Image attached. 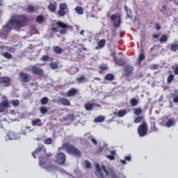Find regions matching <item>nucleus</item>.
<instances>
[{
	"label": "nucleus",
	"mask_w": 178,
	"mask_h": 178,
	"mask_svg": "<svg viewBox=\"0 0 178 178\" xmlns=\"http://www.w3.org/2000/svg\"><path fill=\"white\" fill-rule=\"evenodd\" d=\"M27 24H29V17L26 14H13L7 24L3 26L0 31V37L5 39L12 31V29L20 30V29L26 27Z\"/></svg>",
	"instance_id": "1"
},
{
	"label": "nucleus",
	"mask_w": 178,
	"mask_h": 178,
	"mask_svg": "<svg viewBox=\"0 0 178 178\" xmlns=\"http://www.w3.org/2000/svg\"><path fill=\"white\" fill-rule=\"evenodd\" d=\"M32 156L35 159L38 156L40 166L44 168V169L47 170L49 172L56 169V165L51 164V161L52 160L49 159V158L53 156L52 153H47V148H45L44 145H39L35 151L32 152Z\"/></svg>",
	"instance_id": "2"
},
{
	"label": "nucleus",
	"mask_w": 178,
	"mask_h": 178,
	"mask_svg": "<svg viewBox=\"0 0 178 178\" xmlns=\"http://www.w3.org/2000/svg\"><path fill=\"white\" fill-rule=\"evenodd\" d=\"M95 168H96L97 173H98L100 178H105V176L104 175V172H102V170H104V172H105L106 176H111L113 178H120L119 176L116 175V172H115V170L110 169L108 171V170H106V167H105V165H102V169H101L99 164L96 163Z\"/></svg>",
	"instance_id": "3"
},
{
	"label": "nucleus",
	"mask_w": 178,
	"mask_h": 178,
	"mask_svg": "<svg viewBox=\"0 0 178 178\" xmlns=\"http://www.w3.org/2000/svg\"><path fill=\"white\" fill-rule=\"evenodd\" d=\"M59 29H61L60 31ZM67 29H72V26L65 24V22L61 21H58L56 24H51V31L54 33H58L59 31L60 34H66Z\"/></svg>",
	"instance_id": "4"
},
{
	"label": "nucleus",
	"mask_w": 178,
	"mask_h": 178,
	"mask_svg": "<svg viewBox=\"0 0 178 178\" xmlns=\"http://www.w3.org/2000/svg\"><path fill=\"white\" fill-rule=\"evenodd\" d=\"M63 148L66 149L67 153L70 155H74V156H78V158L81 156V151H80V149H79L74 145L65 143L63 144Z\"/></svg>",
	"instance_id": "5"
},
{
	"label": "nucleus",
	"mask_w": 178,
	"mask_h": 178,
	"mask_svg": "<svg viewBox=\"0 0 178 178\" xmlns=\"http://www.w3.org/2000/svg\"><path fill=\"white\" fill-rule=\"evenodd\" d=\"M148 134V124L147 122L143 121L138 127V134L140 137H145Z\"/></svg>",
	"instance_id": "6"
},
{
	"label": "nucleus",
	"mask_w": 178,
	"mask_h": 178,
	"mask_svg": "<svg viewBox=\"0 0 178 178\" xmlns=\"http://www.w3.org/2000/svg\"><path fill=\"white\" fill-rule=\"evenodd\" d=\"M19 81L21 83H24L26 84L27 83H30L31 81V74L24 72H20L19 73Z\"/></svg>",
	"instance_id": "7"
},
{
	"label": "nucleus",
	"mask_w": 178,
	"mask_h": 178,
	"mask_svg": "<svg viewBox=\"0 0 178 178\" xmlns=\"http://www.w3.org/2000/svg\"><path fill=\"white\" fill-rule=\"evenodd\" d=\"M29 72H32V74H35V76H40L42 77L44 75V70L38 67L37 65H33L31 66V68L29 70Z\"/></svg>",
	"instance_id": "8"
},
{
	"label": "nucleus",
	"mask_w": 178,
	"mask_h": 178,
	"mask_svg": "<svg viewBox=\"0 0 178 178\" xmlns=\"http://www.w3.org/2000/svg\"><path fill=\"white\" fill-rule=\"evenodd\" d=\"M69 12V9L67 8V4L65 3H60L59 10L58 12V15L59 17H63V16H66V13Z\"/></svg>",
	"instance_id": "9"
},
{
	"label": "nucleus",
	"mask_w": 178,
	"mask_h": 178,
	"mask_svg": "<svg viewBox=\"0 0 178 178\" xmlns=\"http://www.w3.org/2000/svg\"><path fill=\"white\" fill-rule=\"evenodd\" d=\"M56 162L58 165H64L66 163V154L64 152H57L56 155Z\"/></svg>",
	"instance_id": "10"
},
{
	"label": "nucleus",
	"mask_w": 178,
	"mask_h": 178,
	"mask_svg": "<svg viewBox=\"0 0 178 178\" xmlns=\"http://www.w3.org/2000/svg\"><path fill=\"white\" fill-rule=\"evenodd\" d=\"M12 85V78L9 76H1L0 77V86L2 87H10Z\"/></svg>",
	"instance_id": "11"
},
{
	"label": "nucleus",
	"mask_w": 178,
	"mask_h": 178,
	"mask_svg": "<svg viewBox=\"0 0 178 178\" xmlns=\"http://www.w3.org/2000/svg\"><path fill=\"white\" fill-rule=\"evenodd\" d=\"M111 22H113V26L115 29H118V27H120V24H122V18L120 16L113 14L111 16Z\"/></svg>",
	"instance_id": "12"
},
{
	"label": "nucleus",
	"mask_w": 178,
	"mask_h": 178,
	"mask_svg": "<svg viewBox=\"0 0 178 178\" xmlns=\"http://www.w3.org/2000/svg\"><path fill=\"white\" fill-rule=\"evenodd\" d=\"M134 72V67L131 65H125L124 69V76L125 77H130Z\"/></svg>",
	"instance_id": "13"
},
{
	"label": "nucleus",
	"mask_w": 178,
	"mask_h": 178,
	"mask_svg": "<svg viewBox=\"0 0 178 178\" xmlns=\"http://www.w3.org/2000/svg\"><path fill=\"white\" fill-rule=\"evenodd\" d=\"M57 102L58 104H60V105H63L64 106H70V105H72L70 101L64 97H58Z\"/></svg>",
	"instance_id": "14"
},
{
	"label": "nucleus",
	"mask_w": 178,
	"mask_h": 178,
	"mask_svg": "<svg viewBox=\"0 0 178 178\" xmlns=\"http://www.w3.org/2000/svg\"><path fill=\"white\" fill-rule=\"evenodd\" d=\"M158 127L156 126V122L155 121H152L150 122V129L149 131L150 133H156L158 132Z\"/></svg>",
	"instance_id": "15"
},
{
	"label": "nucleus",
	"mask_w": 178,
	"mask_h": 178,
	"mask_svg": "<svg viewBox=\"0 0 178 178\" xmlns=\"http://www.w3.org/2000/svg\"><path fill=\"white\" fill-rule=\"evenodd\" d=\"M57 8H58V3H56V2L50 3L47 6V9H49L50 12H52V13H54V12H56Z\"/></svg>",
	"instance_id": "16"
},
{
	"label": "nucleus",
	"mask_w": 178,
	"mask_h": 178,
	"mask_svg": "<svg viewBox=\"0 0 178 178\" xmlns=\"http://www.w3.org/2000/svg\"><path fill=\"white\" fill-rule=\"evenodd\" d=\"M77 89L72 88L67 91V97H74L75 95H77Z\"/></svg>",
	"instance_id": "17"
},
{
	"label": "nucleus",
	"mask_w": 178,
	"mask_h": 178,
	"mask_svg": "<svg viewBox=\"0 0 178 178\" xmlns=\"http://www.w3.org/2000/svg\"><path fill=\"white\" fill-rule=\"evenodd\" d=\"M106 44V40H105V39H102L98 42L97 46L96 47V49H102V48H104V47H105Z\"/></svg>",
	"instance_id": "18"
},
{
	"label": "nucleus",
	"mask_w": 178,
	"mask_h": 178,
	"mask_svg": "<svg viewBox=\"0 0 178 178\" xmlns=\"http://www.w3.org/2000/svg\"><path fill=\"white\" fill-rule=\"evenodd\" d=\"M31 123H32V126H34V127L38 126V127H40V126H42V122L41 121V119L40 118L33 120Z\"/></svg>",
	"instance_id": "19"
},
{
	"label": "nucleus",
	"mask_w": 178,
	"mask_h": 178,
	"mask_svg": "<svg viewBox=\"0 0 178 178\" xmlns=\"http://www.w3.org/2000/svg\"><path fill=\"white\" fill-rule=\"evenodd\" d=\"M115 65H118L119 66H124V61L122 58H118V57H115L113 58Z\"/></svg>",
	"instance_id": "20"
},
{
	"label": "nucleus",
	"mask_w": 178,
	"mask_h": 178,
	"mask_svg": "<svg viewBox=\"0 0 178 178\" xmlns=\"http://www.w3.org/2000/svg\"><path fill=\"white\" fill-rule=\"evenodd\" d=\"M95 123H102V122H105V116L99 115L95 118Z\"/></svg>",
	"instance_id": "21"
},
{
	"label": "nucleus",
	"mask_w": 178,
	"mask_h": 178,
	"mask_svg": "<svg viewBox=\"0 0 178 178\" xmlns=\"http://www.w3.org/2000/svg\"><path fill=\"white\" fill-rule=\"evenodd\" d=\"M144 119H145V117H144V116H140V115H138V116L134 118V123H141V122H145V121L144 120Z\"/></svg>",
	"instance_id": "22"
},
{
	"label": "nucleus",
	"mask_w": 178,
	"mask_h": 178,
	"mask_svg": "<svg viewBox=\"0 0 178 178\" xmlns=\"http://www.w3.org/2000/svg\"><path fill=\"white\" fill-rule=\"evenodd\" d=\"M104 80L107 81H113L115 80V75L113 74H107L104 77Z\"/></svg>",
	"instance_id": "23"
},
{
	"label": "nucleus",
	"mask_w": 178,
	"mask_h": 178,
	"mask_svg": "<svg viewBox=\"0 0 178 178\" xmlns=\"http://www.w3.org/2000/svg\"><path fill=\"white\" fill-rule=\"evenodd\" d=\"M87 78L84 75H81L80 77L76 78V82L79 84H81V83H86Z\"/></svg>",
	"instance_id": "24"
},
{
	"label": "nucleus",
	"mask_w": 178,
	"mask_h": 178,
	"mask_svg": "<svg viewBox=\"0 0 178 178\" xmlns=\"http://www.w3.org/2000/svg\"><path fill=\"white\" fill-rule=\"evenodd\" d=\"M111 155H106V158H108V159H109L110 161H115V155H116V151H111Z\"/></svg>",
	"instance_id": "25"
},
{
	"label": "nucleus",
	"mask_w": 178,
	"mask_h": 178,
	"mask_svg": "<svg viewBox=\"0 0 178 178\" xmlns=\"http://www.w3.org/2000/svg\"><path fill=\"white\" fill-rule=\"evenodd\" d=\"M8 140H16V134L13 131H9L7 134Z\"/></svg>",
	"instance_id": "26"
},
{
	"label": "nucleus",
	"mask_w": 178,
	"mask_h": 178,
	"mask_svg": "<svg viewBox=\"0 0 178 178\" xmlns=\"http://www.w3.org/2000/svg\"><path fill=\"white\" fill-rule=\"evenodd\" d=\"M55 54H57L58 55H60V54H62V52H63V49H62L60 48V47L59 46H55L54 48H53Z\"/></svg>",
	"instance_id": "27"
},
{
	"label": "nucleus",
	"mask_w": 178,
	"mask_h": 178,
	"mask_svg": "<svg viewBox=\"0 0 178 178\" xmlns=\"http://www.w3.org/2000/svg\"><path fill=\"white\" fill-rule=\"evenodd\" d=\"M124 115H127V110H120L118 112H117V116L118 118H123Z\"/></svg>",
	"instance_id": "28"
},
{
	"label": "nucleus",
	"mask_w": 178,
	"mask_h": 178,
	"mask_svg": "<svg viewBox=\"0 0 178 178\" xmlns=\"http://www.w3.org/2000/svg\"><path fill=\"white\" fill-rule=\"evenodd\" d=\"M134 113L135 115H136L137 116H140V115H141V113H143V109L141 108V107L136 108H134Z\"/></svg>",
	"instance_id": "29"
},
{
	"label": "nucleus",
	"mask_w": 178,
	"mask_h": 178,
	"mask_svg": "<svg viewBox=\"0 0 178 178\" xmlns=\"http://www.w3.org/2000/svg\"><path fill=\"white\" fill-rule=\"evenodd\" d=\"M131 106H137L138 105V100L135 98H132L129 101Z\"/></svg>",
	"instance_id": "30"
},
{
	"label": "nucleus",
	"mask_w": 178,
	"mask_h": 178,
	"mask_svg": "<svg viewBox=\"0 0 178 178\" xmlns=\"http://www.w3.org/2000/svg\"><path fill=\"white\" fill-rule=\"evenodd\" d=\"M172 126H175V122L173 121L172 119H169L165 122V127H172Z\"/></svg>",
	"instance_id": "31"
},
{
	"label": "nucleus",
	"mask_w": 178,
	"mask_h": 178,
	"mask_svg": "<svg viewBox=\"0 0 178 178\" xmlns=\"http://www.w3.org/2000/svg\"><path fill=\"white\" fill-rule=\"evenodd\" d=\"M94 108V104L91 103H87L85 104V109L86 111H92V108Z\"/></svg>",
	"instance_id": "32"
},
{
	"label": "nucleus",
	"mask_w": 178,
	"mask_h": 178,
	"mask_svg": "<svg viewBox=\"0 0 178 178\" xmlns=\"http://www.w3.org/2000/svg\"><path fill=\"white\" fill-rule=\"evenodd\" d=\"M75 10L78 15H83V13H84V10L81 6H76Z\"/></svg>",
	"instance_id": "33"
},
{
	"label": "nucleus",
	"mask_w": 178,
	"mask_h": 178,
	"mask_svg": "<svg viewBox=\"0 0 178 178\" xmlns=\"http://www.w3.org/2000/svg\"><path fill=\"white\" fill-rule=\"evenodd\" d=\"M36 22H37V23H39V24H41V23H43L44 22V16L38 15L36 17Z\"/></svg>",
	"instance_id": "34"
},
{
	"label": "nucleus",
	"mask_w": 178,
	"mask_h": 178,
	"mask_svg": "<svg viewBox=\"0 0 178 178\" xmlns=\"http://www.w3.org/2000/svg\"><path fill=\"white\" fill-rule=\"evenodd\" d=\"M2 56L5 57L6 59H12L13 58V56L8 52L3 53Z\"/></svg>",
	"instance_id": "35"
},
{
	"label": "nucleus",
	"mask_w": 178,
	"mask_h": 178,
	"mask_svg": "<svg viewBox=\"0 0 178 178\" xmlns=\"http://www.w3.org/2000/svg\"><path fill=\"white\" fill-rule=\"evenodd\" d=\"M10 104H12L13 106L17 107L20 105V102L18 99L11 100Z\"/></svg>",
	"instance_id": "36"
},
{
	"label": "nucleus",
	"mask_w": 178,
	"mask_h": 178,
	"mask_svg": "<svg viewBox=\"0 0 178 178\" xmlns=\"http://www.w3.org/2000/svg\"><path fill=\"white\" fill-rule=\"evenodd\" d=\"M49 66L52 70H56L58 67V63L56 62L50 63Z\"/></svg>",
	"instance_id": "37"
},
{
	"label": "nucleus",
	"mask_w": 178,
	"mask_h": 178,
	"mask_svg": "<svg viewBox=\"0 0 178 178\" xmlns=\"http://www.w3.org/2000/svg\"><path fill=\"white\" fill-rule=\"evenodd\" d=\"M26 10H27L28 13H34L35 8L33 6L29 5V6H28Z\"/></svg>",
	"instance_id": "38"
},
{
	"label": "nucleus",
	"mask_w": 178,
	"mask_h": 178,
	"mask_svg": "<svg viewBox=\"0 0 178 178\" xmlns=\"http://www.w3.org/2000/svg\"><path fill=\"white\" fill-rule=\"evenodd\" d=\"M1 104L3 106V108L4 109H5V108H9V100H8V99L3 100Z\"/></svg>",
	"instance_id": "39"
},
{
	"label": "nucleus",
	"mask_w": 178,
	"mask_h": 178,
	"mask_svg": "<svg viewBox=\"0 0 178 178\" xmlns=\"http://www.w3.org/2000/svg\"><path fill=\"white\" fill-rule=\"evenodd\" d=\"M173 80H175V75L171 74L167 78L168 84H170Z\"/></svg>",
	"instance_id": "40"
},
{
	"label": "nucleus",
	"mask_w": 178,
	"mask_h": 178,
	"mask_svg": "<svg viewBox=\"0 0 178 178\" xmlns=\"http://www.w3.org/2000/svg\"><path fill=\"white\" fill-rule=\"evenodd\" d=\"M144 59H145V56L144 55V54L141 53L139 55L138 59V62L139 65H141V62H143L144 60Z\"/></svg>",
	"instance_id": "41"
},
{
	"label": "nucleus",
	"mask_w": 178,
	"mask_h": 178,
	"mask_svg": "<svg viewBox=\"0 0 178 178\" xmlns=\"http://www.w3.org/2000/svg\"><path fill=\"white\" fill-rule=\"evenodd\" d=\"M168 35H162L161 38H160V40H159V41L161 43L162 42H166V41H168Z\"/></svg>",
	"instance_id": "42"
},
{
	"label": "nucleus",
	"mask_w": 178,
	"mask_h": 178,
	"mask_svg": "<svg viewBox=\"0 0 178 178\" xmlns=\"http://www.w3.org/2000/svg\"><path fill=\"white\" fill-rule=\"evenodd\" d=\"M44 144H46L47 145H49L50 144H52V138H47L44 139L43 140Z\"/></svg>",
	"instance_id": "43"
},
{
	"label": "nucleus",
	"mask_w": 178,
	"mask_h": 178,
	"mask_svg": "<svg viewBox=\"0 0 178 178\" xmlns=\"http://www.w3.org/2000/svg\"><path fill=\"white\" fill-rule=\"evenodd\" d=\"M49 99H48V97H42L40 100V102L42 104V105H47V104H48Z\"/></svg>",
	"instance_id": "44"
},
{
	"label": "nucleus",
	"mask_w": 178,
	"mask_h": 178,
	"mask_svg": "<svg viewBox=\"0 0 178 178\" xmlns=\"http://www.w3.org/2000/svg\"><path fill=\"white\" fill-rule=\"evenodd\" d=\"M171 51H173V52H176L178 49V44H172L170 47Z\"/></svg>",
	"instance_id": "45"
},
{
	"label": "nucleus",
	"mask_w": 178,
	"mask_h": 178,
	"mask_svg": "<svg viewBox=\"0 0 178 178\" xmlns=\"http://www.w3.org/2000/svg\"><path fill=\"white\" fill-rule=\"evenodd\" d=\"M48 112V108L45 106H42L40 108V113H42V115H45Z\"/></svg>",
	"instance_id": "46"
},
{
	"label": "nucleus",
	"mask_w": 178,
	"mask_h": 178,
	"mask_svg": "<svg viewBox=\"0 0 178 178\" xmlns=\"http://www.w3.org/2000/svg\"><path fill=\"white\" fill-rule=\"evenodd\" d=\"M158 67H159L158 64H152L149 66V69L151 70H155L158 69Z\"/></svg>",
	"instance_id": "47"
},
{
	"label": "nucleus",
	"mask_w": 178,
	"mask_h": 178,
	"mask_svg": "<svg viewBox=\"0 0 178 178\" xmlns=\"http://www.w3.org/2000/svg\"><path fill=\"white\" fill-rule=\"evenodd\" d=\"M41 60L43 62H48V60H49V56L48 55H44L42 57Z\"/></svg>",
	"instance_id": "48"
},
{
	"label": "nucleus",
	"mask_w": 178,
	"mask_h": 178,
	"mask_svg": "<svg viewBox=\"0 0 178 178\" xmlns=\"http://www.w3.org/2000/svg\"><path fill=\"white\" fill-rule=\"evenodd\" d=\"M100 70H108V65L103 64L99 67Z\"/></svg>",
	"instance_id": "49"
},
{
	"label": "nucleus",
	"mask_w": 178,
	"mask_h": 178,
	"mask_svg": "<svg viewBox=\"0 0 178 178\" xmlns=\"http://www.w3.org/2000/svg\"><path fill=\"white\" fill-rule=\"evenodd\" d=\"M85 166L87 168V169L91 168V163H90L88 161H85Z\"/></svg>",
	"instance_id": "50"
},
{
	"label": "nucleus",
	"mask_w": 178,
	"mask_h": 178,
	"mask_svg": "<svg viewBox=\"0 0 178 178\" xmlns=\"http://www.w3.org/2000/svg\"><path fill=\"white\" fill-rule=\"evenodd\" d=\"M8 52L15 53L16 52V48L15 47H9L8 48Z\"/></svg>",
	"instance_id": "51"
},
{
	"label": "nucleus",
	"mask_w": 178,
	"mask_h": 178,
	"mask_svg": "<svg viewBox=\"0 0 178 178\" xmlns=\"http://www.w3.org/2000/svg\"><path fill=\"white\" fill-rule=\"evenodd\" d=\"M104 151V147H99L97 154H101Z\"/></svg>",
	"instance_id": "52"
},
{
	"label": "nucleus",
	"mask_w": 178,
	"mask_h": 178,
	"mask_svg": "<svg viewBox=\"0 0 178 178\" xmlns=\"http://www.w3.org/2000/svg\"><path fill=\"white\" fill-rule=\"evenodd\" d=\"M90 141L92 143V144H95V145H97L98 144V143L97 142V139H95V138H92L90 139Z\"/></svg>",
	"instance_id": "53"
},
{
	"label": "nucleus",
	"mask_w": 178,
	"mask_h": 178,
	"mask_svg": "<svg viewBox=\"0 0 178 178\" xmlns=\"http://www.w3.org/2000/svg\"><path fill=\"white\" fill-rule=\"evenodd\" d=\"M174 74H175V76H178V65H177V66L174 68Z\"/></svg>",
	"instance_id": "54"
},
{
	"label": "nucleus",
	"mask_w": 178,
	"mask_h": 178,
	"mask_svg": "<svg viewBox=\"0 0 178 178\" xmlns=\"http://www.w3.org/2000/svg\"><path fill=\"white\" fill-rule=\"evenodd\" d=\"M2 112H5V108H3L2 104L0 103V113H1Z\"/></svg>",
	"instance_id": "55"
},
{
	"label": "nucleus",
	"mask_w": 178,
	"mask_h": 178,
	"mask_svg": "<svg viewBox=\"0 0 178 178\" xmlns=\"http://www.w3.org/2000/svg\"><path fill=\"white\" fill-rule=\"evenodd\" d=\"M168 11V6H163V8L161 9V12H167Z\"/></svg>",
	"instance_id": "56"
},
{
	"label": "nucleus",
	"mask_w": 178,
	"mask_h": 178,
	"mask_svg": "<svg viewBox=\"0 0 178 178\" xmlns=\"http://www.w3.org/2000/svg\"><path fill=\"white\" fill-rule=\"evenodd\" d=\"M125 161H128V162H130L131 161V156H127L124 157Z\"/></svg>",
	"instance_id": "57"
},
{
	"label": "nucleus",
	"mask_w": 178,
	"mask_h": 178,
	"mask_svg": "<svg viewBox=\"0 0 178 178\" xmlns=\"http://www.w3.org/2000/svg\"><path fill=\"white\" fill-rule=\"evenodd\" d=\"M173 102H175V104H178V95L174 97Z\"/></svg>",
	"instance_id": "58"
},
{
	"label": "nucleus",
	"mask_w": 178,
	"mask_h": 178,
	"mask_svg": "<svg viewBox=\"0 0 178 178\" xmlns=\"http://www.w3.org/2000/svg\"><path fill=\"white\" fill-rule=\"evenodd\" d=\"M159 37H160L159 33L153 35V38H155L156 40H158V38H159Z\"/></svg>",
	"instance_id": "59"
},
{
	"label": "nucleus",
	"mask_w": 178,
	"mask_h": 178,
	"mask_svg": "<svg viewBox=\"0 0 178 178\" xmlns=\"http://www.w3.org/2000/svg\"><path fill=\"white\" fill-rule=\"evenodd\" d=\"M155 29H156L157 30H161V24H155Z\"/></svg>",
	"instance_id": "60"
},
{
	"label": "nucleus",
	"mask_w": 178,
	"mask_h": 178,
	"mask_svg": "<svg viewBox=\"0 0 178 178\" xmlns=\"http://www.w3.org/2000/svg\"><path fill=\"white\" fill-rule=\"evenodd\" d=\"M125 10H127V16H129V13H131V10H129V8L127 6H125Z\"/></svg>",
	"instance_id": "61"
},
{
	"label": "nucleus",
	"mask_w": 178,
	"mask_h": 178,
	"mask_svg": "<svg viewBox=\"0 0 178 178\" xmlns=\"http://www.w3.org/2000/svg\"><path fill=\"white\" fill-rule=\"evenodd\" d=\"M111 56H112L113 58V59H115V58H116V53L112 52L111 54Z\"/></svg>",
	"instance_id": "62"
},
{
	"label": "nucleus",
	"mask_w": 178,
	"mask_h": 178,
	"mask_svg": "<svg viewBox=\"0 0 178 178\" xmlns=\"http://www.w3.org/2000/svg\"><path fill=\"white\" fill-rule=\"evenodd\" d=\"M120 163H122V165H126L127 162H126V160H121Z\"/></svg>",
	"instance_id": "63"
},
{
	"label": "nucleus",
	"mask_w": 178,
	"mask_h": 178,
	"mask_svg": "<svg viewBox=\"0 0 178 178\" xmlns=\"http://www.w3.org/2000/svg\"><path fill=\"white\" fill-rule=\"evenodd\" d=\"M80 34L81 35H84V30L81 31Z\"/></svg>",
	"instance_id": "64"
}]
</instances>
